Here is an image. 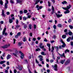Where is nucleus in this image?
Masks as SVG:
<instances>
[{
    "label": "nucleus",
    "mask_w": 73,
    "mask_h": 73,
    "mask_svg": "<svg viewBox=\"0 0 73 73\" xmlns=\"http://www.w3.org/2000/svg\"><path fill=\"white\" fill-rule=\"evenodd\" d=\"M42 43H41L39 45V46L40 48H41V49H43V51H46V49L45 48H44V46H42Z\"/></svg>",
    "instance_id": "nucleus-1"
},
{
    "label": "nucleus",
    "mask_w": 73,
    "mask_h": 73,
    "mask_svg": "<svg viewBox=\"0 0 73 73\" xmlns=\"http://www.w3.org/2000/svg\"><path fill=\"white\" fill-rule=\"evenodd\" d=\"M8 46H10V44H6L5 45L1 46V48H3V49H5L6 48H8Z\"/></svg>",
    "instance_id": "nucleus-2"
},
{
    "label": "nucleus",
    "mask_w": 73,
    "mask_h": 73,
    "mask_svg": "<svg viewBox=\"0 0 73 73\" xmlns=\"http://www.w3.org/2000/svg\"><path fill=\"white\" fill-rule=\"evenodd\" d=\"M6 29H7L6 27H5L2 33L3 35H5V36L8 35V33H5V31H6Z\"/></svg>",
    "instance_id": "nucleus-3"
},
{
    "label": "nucleus",
    "mask_w": 73,
    "mask_h": 73,
    "mask_svg": "<svg viewBox=\"0 0 73 73\" xmlns=\"http://www.w3.org/2000/svg\"><path fill=\"white\" fill-rule=\"evenodd\" d=\"M52 67H53V68H54V70L55 71H57V70H58L57 65V64H55L54 66H52Z\"/></svg>",
    "instance_id": "nucleus-4"
},
{
    "label": "nucleus",
    "mask_w": 73,
    "mask_h": 73,
    "mask_svg": "<svg viewBox=\"0 0 73 73\" xmlns=\"http://www.w3.org/2000/svg\"><path fill=\"white\" fill-rule=\"evenodd\" d=\"M6 1L7 3H5V9H7L8 8V6H7V4H8V0H7Z\"/></svg>",
    "instance_id": "nucleus-5"
},
{
    "label": "nucleus",
    "mask_w": 73,
    "mask_h": 73,
    "mask_svg": "<svg viewBox=\"0 0 73 73\" xmlns=\"http://www.w3.org/2000/svg\"><path fill=\"white\" fill-rule=\"evenodd\" d=\"M38 57L39 58V60L40 61H42L43 60V59H42V55H40L38 56Z\"/></svg>",
    "instance_id": "nucleus-6"
},
{
    "label": "nucleus",
    "mask_w": 73,
    "mask_h": 73,
    "mask_svg": "<svg viewBox=\"0 0 73 73\" xmlns=\"http://www.w3.org/2000/svg\"><path fill=\"white\" fill-rule=\"evenodd\" d=\"M55 15L57 16L58 18H59V17H62V14H58L56 13H55Z\"/></svg>",
    "instance_id": "nucleus-7"
},
{
    "label": "nucleus",
    "mask_w": 73,
    "mask_h": 73,
    "mask_svg": "<svg viewBox=\"0 0 73 73\" xmlns=\"http://www.w3.org/2000/svg\"><path fill=\"white\" fill-rule=\"evenodd\" d=\"M62 43L63 44L62 45V48H64L66 46V44L64 43V42L63 41H62Z\"/></svg>",
    "instance_id": "nucleus-8"
},
{
    "label": "nucleus",
    "mask_w": 73,
    "mask_h": 73,
    "mask_svg": "<svg viewBox=\"0 0 73 73\" xmlns=\"http://www.w3.org/2000/svg\"><path fill=\"white\" fill-rule=\"evenodd\" d=\"M21 27V26L17 25H15V27L14 28V29H18L19 27Z\"/></svg>",
    "instance_id": "nucleus-9"
},
{
    "label": "nucleus",
    "mask_w": 73,
    "mask_h": 73,
    "mask_svg": "<svg viewBox=\"0 0 73 73\" xmlns=\"http://www.w3.org/2000/svg\"><path fill=\"white\" fill-rule=\"evenodd\" d=\"M2 16H3L5 17V14H4V10H2V14H1Z\"/></svg>",
    "instance_id": "nucleus-10"
},
{
    "label": "nucleus",
    "mask_w": 73,
    "mask_h": 73,
    "mask_svg": "<svg viewBox=\"0 0 73 73\" xmlns=\"http://www.w3.org/2000/svg\"><path fill=\"white\" fill-rule=\"evenodd\" d=\"M58 54L59 55H60V57H64V58H65V54H64V53H63L62 54H60L59 53H58Z\"/></svg>",
    "instance_id": "nucleus-11"
},
{
    "label": "nucleus",
    "mask_w": 73,
    "mask_h": 73,
    "mask_svg": "<svg viewBox=\"0 0 73 73\" xmlns=\"http://www.w3.org/2000/svg\"><path fill=\"white\" fill-rule=\"evenodd\" d=\"M11 55L10 54H8L7 56V60H9V59L11 58Z\"/></svg>",
    "instance_id": "nucleus-12"
},
{
    "label": "nucleus",
    "mask_w": 73,
    "mask_h": 73,
    "mask_svg": "<svg viewBox=\"0 0 73 73\" xmlns=\"http://www.w3.org/2000/svg\"><path fill=\"white\" fill-rule=\"evenodd\" d=\"M70 63V60H68L65 62V65H68V64H69Z\"/></svg>",
    "instance_id": "nucleus-13"
},
{
    "label": "nucleus",
    "mask_w": 73,
    "mask_h": 73,
    "mask_svg": "<svg viewBox=\"0 0 73 73\" xmlns=\"http://www.w3.org/2000/svg\"><path fill=\"white\" fill-rule=\"evenodd\" d=\"M27 68L28 69L29 72V73H32V72H31V70H30V69H31V67L29 66H27Z\"/></svg>",
    "instance_id": "nucleus-14"
},
{
    "label": "nucleus",
    "mask_w": 73,
    "mask_h": 73,
    "mask_svg": "<svg viewBox=\"0 0 73 73\" xmlns=\"http://www.w3.org/2000/svg\"><path fill=\"white\" fill-rule=\"evenodd\" d=\"M9 23H11L13 22V20L11 19H9Z\"/></svg>",
    "instance_id": "nucleus-15"
},
{
    "label": "nucleus",
    "mask_w": 73,
    "mask_h": 73,
    "mask_svg": "<svg viewBox=\"0 0 73 73\" xmlns=\"http://www.w3.org/2000/svg\"><path fill=\"white\" fill-rule=\"evenodd\" d=\"M47 46L48 47V49H49V51H50V44H48L47 45Z\"/></svg>",
    "instance_id": "nucleus-16"
},
{
    "label": "nucleus",
    "mask_w": 73,
    "mask_h": 73,
    "mask_svg": "<svg viewBox=\"0 0 73 73\" xmlns=\"http://www.w3.org/2000/svg\"><path fill=\"white\" fill-rule=\"evenodd\" d=\"M69 12H70V11H69V10H68L67 9L66 11L64 12V13L65 14H66V13H69Z\"/></svg>",
    "instance_id": "nucleus-17"
},
{
    "label": "nucleus",
    "mask_w": 73,
    "mask_h": 73,
    "mask_svg": "<svg viewBox=\"0 0 73 73\" xmlns=\"http://www.w3.org/2000/svg\"><path fill=\"white\" fill-rule=\"evenodd\" d=\"M40 1V0H36V1L35 3V5H36V4H37Z\"/></svg>",
    "instance_id": "nucleus-18"
},
{
    "label": "nucleus",
    "mask_w": 73,
    "mask_h": 73,
    "mask_svg": "<svg viewBox=\"0 0 73 73\" xmlns=\"http://www.w3.org/2000/svg\"><path fill=\"white\" fill-rule=\"evenodd\" d=\"M18 68L19 70H21L23 67H21V66H18Z\"/></svg>",
    "instance_id": "nucleus-19"
},
{
    "label": "nucleus",
    "mask_w": 73,
    "mask_h": 73,
    "mask_svg": "<svg viewBox=\"0 0 73 73\" xmlns=\"http://www.w3.org/2000/svg\"><path fill=\"white\" fill-rule=\"evenodd\" d=\"M65 61V60H62L61 61V63L62 64H63L64 63Z\"/></svg>",
    "instance_id": "nucleus-20"
},
{
    "label": "nucleus",
    "mask_w": 73,
    "mask_h": 73,
    "mask_svg": "<svg viewBox=\"0 0 73 73\" xmlns=\"http://www.w3.org/2000/svg\"><path fill=\"white\" fill-rule=\"evenodd\" d=\"M70 38H71V37H69L67 39V42H70Z\"/></svg>",
    "instance_id": "nucleus-21"
},
{
    "label": "nucleus",
    "mask_w": 73,
    "mask_h": 73,
    "mask_svg": "<svg viewBox=\"0 0 73 73\" xmlns=\"http://www.w3.org/2000/svg\"><path fill=\"white\" fill-rule=\"evenodd\" d=\"M5 60L1 61L0 62V64H4V63H5Z\"/></svg>",
    "instance_id": "nucleus-22"
},
{
    "label": "nucleus",
    "mask_w": 73,
    "mask_h": 73,
    "mask_svg": "<svg viewBox=\"0 0 73 73\" xmlns=\"http://www.w3.org/2000/svg\"><path fill=\"white\" fill-rule=\"evenodd\" d=\"M66 37V35H64L62 36V38H65Z\"/></svg>",
    "instance_id": "nucleus-23"
},
{
    "label": "nucleus",
    "mask_w": 73,
    "mask_h": 73,
    "mask_svg": "<svg viewBox=\"0 0 73 73\" xmlns=\"http://www.w3.org/2000/svg\"><path fill=\"white\" fill-rule=\"evenodd\" d=\"M70 7H71V5H69V6H67V7H66V9H70Z\"/></svg>",
    "instance_id": "nucleus-24"
},
{
    "label": "nucleus",
    "mask_w": 73,
    "mask_h": 73,
    "mask_svg": "<svg viewBox=\"0 0 73 73\" xmlns=\"http://www.w3.org/2000/svg\"><path fill=\"white\" fill-rule=\"evenodd\" d=\"M73 34V33H72V32L71 31H70L68 32V35L69 36H72V35Z\"/></svg>",
    "instance_id": "nucleus-25"
},
{
    "label": "nucleus",
    "mask_w": 73,
    "mask_h": 73,
    "mask_svg": "<svg viewBox=\"0 0 73 73\" xmlns=\"http://www.w3.org/2000/svg\"><path fill=\"white\" fill-rule=\"evenodd\" d=\"M62 4H67V2H66V1H64L63 2H62Z\"/></svg>",
    "instance_id": "nucleus-26"
},
{
    "label": "nucleus",
    "mask_w": 73,
    "mask_h": 73,
    "mask_svg": "<svg viewBox=\"0 0 73 73\" xmlns=\"http://www.w3.org/2000/svg\"><path fill=\"white\" fill-rule=\"evenodd\" d=\"M24 54H23L22 55H21V59H23L24 58Z\"/></svg>",
    "instance_id": "nucleus-27"
},
{
    "label": "nucleus",
    "mask_w": 73,
    "mask_h": 73,
    "mask_svg": "<svg viewBox=\"0 0 73 73\" xmlns=\"http://www.w3.org/2000/svg\"><path fill=\"white\" fill-rule=\"evenodd\" d=\"M27 41V38L25 37L23 38V41L24 42H25Z\"/></svg>",
    "instance_id": "nucleus-28"
},
{
    "label": "nucleus",
    "mask_w": 73,
    "mask_h": 73,
    "mask_svg": "<svg viewBox=\"0 0 73 73\" xmlns=\"http://www.w3.org/2000/svg\"><path fill=\"white\" fill-rule=\"evenodd\" d=\"M0 4L1 5H3V1L0 0Z\"/></svg>",
    "instance_id": "nucleus-29"
},
{
    "label": "nucleus",
    "mask_w": 73,
    "mask_h": 73,
    "mask_svg": "<svg viewBox=\"0 0 73 73\" xmlns=\"http://www.w3.org/2000/svg\"><path fill=\"white\" fill-rule=\"evenodd\" d=\"M52 50H51V52H52V53H53L54 50V47L53 46H52Z\"/></svg>",
    "instance_id": "nucleus-30"
},
{
    "label": "nucleus",
    "mask_w": 73,
    "mask_h": 73,
    "mask_svg": "<svg viewBox=\"0 0 73 73\" xmlns=\"http://www.w3.org/2000/svg\"><path fill=\"white\" fill-rule=\"evenodd\" d=\"M41 54L42 55H44V56H45L46 55V54H45V52H41Z\"/></svg>",
    "instance_id": "nucleus-31"
},
{
    "label": "nucleus",
    "mask_w": 73,
    "mask_h": 73,
    "mask_svg": "<svg viewBox=\"0 0 73 73\" xmlns=\"http://www.w3.org/2000/svg\"><path fill=\"white\" fill-rule=\"evenodd\" d=\"M67 52H69V50L68 49L66 50L65 51V54Z\"/></svg>",
    "instance_id": "nucleus-32"
},
{
    "label": "nucleus",
    "mask_w": 73,
    "mask_h": 73,
    "mask_svg": "<svg viewBox=\"0 0 73 73\" xmlns=\"http://www.w3.org/2000/svg\"><path fill=\"white\" fill-rule=\"evenodd\" d=\"M55 48L56 50V51L58 53V47L57 46L55 47Z\"/></svg>",
    "instance_id": "nucleus-33"
},
{
    "label": "nucleus",
    "mask_w": 73,
    "mask_h": 73,
    "mask_svg": "<svg viewBox=\"0 0 73 73\" xmlns=\"http://www.w3.org/2000/svg\"><path fill=\"white\" fill-rule=\"evenodd\" d=\"M40 50V48H37V49H36L35 50V51L36 52H38V51H39Z\"/></svg>",
    "instance_id": "nucleus-34"
},
{
    "label": "nucleus",
    "mask_w": 73,
    "mask_h": 73,
    "mask_svg": "<svg viewBox=\"0 0 73 73\" xmlns=\"http://www.w3.org/2000/svg\"><path fill=\"white\" fill-rule=\"evenodd\" d=\"M17 3H21L22 2L20 0H17Z\"/></svg>",
    "instance_id": "nucleus-35"
},
{
    "label": "nucleus",
    "mask_w": 73,
    "mask_h": 73,
    "mask_svg": "<svg viewBox=\"0 0 73 73\" xmlns=\"http://www.w3.org/2000/svg\"><path fill=\"white\" fill-rule=\"evenodd\" d=\"M29 27L30 29H32V25H29Z\"/></svg>",
    "instance_id": "nucleus-36"
},
{
    "label": "nucleus",
    "mask_w": 73,
    "mask_h": 73,
    "mask_svg": "<svg viewBox=\"0 0 73 73\" xmlns=\"http://www.w3.org/2000/svg\"><path fill=\"white\" fill-rule=\"evenodd\" d=\"M58 27L60 28L62 27V25L61 24H58Z\"/></svg>",
    "instance_id": "nucleus-37"
},
{
    "label": "nucleus",
    "mask_w": 73,
    "mask_h": 73,
    "mask_svg": "<svg viewBox=\"0 0 73 73\" xmlns=\"http://www.w3.org/2000/svg\"><path fill=\"white\" fill-rule=\"evenodd\" d=\"M23 28H25V29H26L27 28V25H24Z\"/></svg>",
    "instance_id": "nucleus-38"
},
{
    "label": "nucleus",
    "mask_w": 73,
    "mask_h": 73,
    "mask_svg": "<svg viewBox=\"0 0 73 73\" xmlns=\"http://www.w3.org/2000/svg\"><path fill=\"white\" fill-rule=\"evenodd\" d=\"M28 12V11L27 10H25L24 11V13H27Z\"/></svg>",
    "instance_id": "nucleus-39"
},
{
    "label": "nucleus",
    "mask_w": 73,
    "mask_h": 73,
    "mask_svg": "<svg viewBox=\"0 0 73 73\" xmlns=\"http://www.w3.org/2000/svg\"><path fill=\"white\" fill-rule=\"evenodd\" d=\"M69 28H70V29H73V26H72V25H70L69 26Z\"/></svg>",
    "instance_id": "nucleus-40"
},
{
    "label": "nucleus",
    "mask_w": 73,
    "mask_h": 73,
    "mask_svg": "<svg viewBox=\"0 0 73 73\" xmlns=\"http://www.w3.org/2000/svg\"><path fill=\"white\" fill-rule=\"evenodd\" d=\"M23 20H24V21H25V20H26L27 18L26 17H23Z\"/></svg>",
    "instance_id": "nucleus-41"
},
{
    "label": "nucleus",
    "mask_w": 73,
    "mask_h": 73,
    "mask_svg": "<svg viewBox=\"0 0 73 73\" xmlns=\"http://www.w3.org/2000/svg\"><path fill=\"white\" fill-rule=\"evenodd\" d=\"M20 35H21V33L20 32H19L17 34V35L18 36H19Z\"/></svg>",
    "instance_id": "nucleus-42"
},
{
    "label": "nucleus",
    "mask_w": 73,
    "mask_h": 73,
    "mask_svg": "<svg viewBox=\"0 0 73 73\" xmlns=\"http://www.w3.org/2000/svg\"><path fill=\"white\" fill-rule=\"evenodd\" d=\"M16 24H18L19 23V21L18 20V19H16Z\"/></svg>",
    "instance_id": "nucleus-43"
},
{
    "label": "nucleus",
    "mask_w": 73,
    "mask_h": 73,
    "mask_svg": "<svg viewBox=\"0 0 73 73\" xmlns=\"http://www.w3.org/2000/svg\"><path fill=\"white\" fill-rule=\"evenodd\" d=\"M53 27L54 29H56V25H54L53 26Z\"/></svg>",
    "instance_id": "nucleus-44"
},
{
    "label": "nucleus",
    "mask_w": 73,
    "mask_h": 73,
    "mask_svg": "<svg viewBox=\"0 0 73 73\" xmlns=\"http://www.w3.org/2000/svg\"><path fill=\"white\" fill-rule=\"evenodd\" d=\"M13 54L14 56H15V57H17V54H16V53H13Z\"/></svg>",
    "instance_id": "nucleus-45"
},
{
    "label": "nucleus",
    "mask_w": 73,
    "mask_h": 73,
    "mask_svg": "<svg viewBox=\"0 0 73 73\" xmlns=\"http://www.w3.org/2000/svg\"><path fill=\"white\" fill-rule=\"evenodd\" d=\"M21 44H22L21 43V42H18V45L19 46H21Z\"/></svg>",
    "instance_id": "nucleus-46"
},
{
    "label": "nucleus",
    "mask_w": 73,
    "mask_h": 73,
    "mask_svg": "<svg viewBox=\"0 0 73 73\" xmlns=\"http://www.w3.org/2000/svg\"><path fill=\"white\" fill-rule=\"evenodd\" d=\"M19 37V36L17 35L15 36V38H17Z\"/></svg>",
    "instance_id": "nucleus-47"
},
{
    "label": "nucleus",
    "mask_w": 73,
    "mask_h": 73,
    "mask_svg": "<svg viewBox=\"0 0 73 73\" xmlns=\"http://www.w3.org/2000/svg\"><path fill=\"white\" fill-rule=\"evenodd\" d=\"M19 13H20V14H21H21H23V11H19Z\"/></svg>",
    "instance_id": "nucleus-48"
},
{
    "label": "nucleus",
    "mask_w": 73,
    "mask_h": 73,
    "mask_svg": "<svg viewBox=\"0 0 73 73\" xmlns=\"http://www.w3.org/2000/svg\"><path fill=\"white\" fill-rule=\"evenodd\" d=\"M15 53H16V54H17V55H18V51L17 50H16L15 51Z\"/></svg>",
    "instance_id": "nucleus-49"
},
{
    "label": "nucleus",
    "mask_w": 73,
    "mask_h": 73,
    "mask_svg": "<svg viewBox=\"0 0 73 73\" xmlns=\"http://www.w3.org/2000/svg\"><path fill=\"white\" fill-rule=\"evenodd\" d=\"M13 44H15V42H16V39H13Z\"/></svg>",
    "instance_id": "nucleus-50"
},
{
    "label": "nucleus",
    "mask_w": 73,
    "mask_h": 73,
    "mask_svg": "<svg viewBox=\"0 0 73 73\" xmlns=\"http://www.w3.org/2000/svg\"><path fill=\"white\" fill-rule=\"evenodd\" d=\"M68 23H70L72 22V19H69L68 21Z\"/></svg>",
    "instance_id": "nucleus-51"
},
{
    "label": "nucleus",
    "mask_w": 73,
    "mask_h": 73,
    "mask_svg": "<svg viewBox=\"0 0 73 73\" xmlns=\"http://www.w3.org/2000/svg\"><path fill=\"white\" fill-rule=\"evenodd\" d=\"M44 41H45V42H47L48 40L46 39V38H45L44 39Z\"/></svg>",
    "instance_id": "nucleus-52"
},
{
    "label": "nucleus",
    "mask_w": 73,
    "mask_h": 73,
    "mask_svg": "<svg viewBox=\"0 0 73 73\" xmlns=\"http://www.w3.org/2000/svg\"><path fill=\"white\" fill-rule=\"evenodd\" d=\"M35 61H36V62L37 64H38V63H39V62H38V60H37V59H36L35 60Z\"/></svg>",
    "instance_id": "nucleus-53"
},
{
    "label": "nucleus",
    "mask_w": 73,
    "mask_h": 73,
    "mask_svg": "<svg viewBox=\"0 0 73 73\" xmlns=\"http://www.w3.org/2000/svg\"><path fill=\"white\" fill-rule=\"evenodd\" d=\"M10 2L12 4H13V3H14V2H13V1L12 0H11L10 1Z\"/></svg>",
    "instance_id": "nucleus-54"
},
{
    "label": "nucleus",
    "mask_w": 73,
    "mask_h": 73,
    "mask_svg": "<svg viewBox=\"0 0 73 73\" xmlns=\"http://www.w3.org/2000/svg\"><path fill=\"white\" fill-rule=\"evenodd\" d=\"M14 73H17V70H16V69H15L14 70Z\"/></svg>",
    "instance_id": "nucleus-55"
},
{
    "label": "nucleus",
    "mask_w": 73,
    "mask_h": 73,
    "mask_svg": "<svg viewBox=\"0 0 73 73\" xmlns=\"http://www.w3.org/2000/svg\"><path fill=\"white\" fill-rule=\"evenodd\" d=\"M39 9H42V6H39Z\"/></svg>",
    "instance_id": "nucleus-56"
},
{
    "label": "nucleus",
    "mask_w": 73,
    "mask_h": 73,
    "mask_svg": "<svg viewBox=\"0 0 73 73\" xmlns=\"http://www.w3.org/2000/svg\"><path fill=\"white\" fill-rule=\"evenodd\" d=\"M52 11H54V7L53 6H52Z\"/></svg>",
    "instance_id": "nucleus-57"
},
{
    "label": "nucleus",
    "mask_w": 73,
    "mask_h": 73,
    "mask_svg": "<svg viewBox=\"0 0 73 73\" xmlns=\"http://www.w3.org/2000/svg\"><path fill=\"white\" fill-rule=\"evenodd\" d=\"M47 73H49L50 72V70L49 69L47 70Z\"/></svg>",
    "instance_id": "nucleus-58"
},
{
    "label": "nucleus",
    "mask_w": 73,
    "mask_h": 73,
    "mask_svg": "<svg viewBox=\"0 0 73 73\" xmlns=\"http://www.w3.org/2000/svg\"><path fill=\"white\" fill-rule=\"evenodd\" d=\"M64 32L65 33L67 32H68V30L67 29H65Z\"/></svg>",
    "instance_id": "nucleus-59"
},
{
    "label": "nucleus",
    "mask_w": 73,
    "mask_h": 73,
    "mask_svg": "<svg viewBox=\"0 0 73 73\" xmlns=\"http://www.w3.org/2000/svg\"><path fill=\"white\" fill-rule=\"evenodd\" d=\"M50 62H51V63H52V62H53V61H54V60H51L50 61Z\"/></svg>",
    "instance_id": "nucleus-60"
},
{
    "label": "nucleus",
    "mask_w": 73,
    "mask_h": 73,
    "mask_svg": "<svg viewBox=\"0 0 73 73\" xmlns=\"http://www.w3.org/2000/svg\"><path fill=\"white\" fill-rule=\"evenodd\" d=\"M70 45L71 46H73V42H71Z\"/></svg>",
    "instance_id": "nucleus-61"
},
{
    "label": "nucleus",
    "mask_w": 73,
    "mask_h": 73,
    "mask_svg": "<svg viewBox=\"0 0 73 73\" xmlns=\"http://www.w3.org/2000/svg\"><path fill=\"white\" fill-rule=\"evenodd\" d=\"M48 3L49 7H50V6H51V4H50V3L49 2H48Z\"/></svg>",
    "instance_id": "nucleus-62"
},
{
    "label": "nucleus",
    "mask_w": 73,
    "mask_h": 73,
    "mask_svg": "<svg viewBox=\"0 0 73 73\" xmlns=\"http://www.w3.org/2000/svg\"><path fill=\"white\" fill-rule=\"evenodd\" d=\"M50 42L51 43V44H52V43H53V42H54V41L53 40L52 41H51Z\"/></svg>",
    "instance_id": "nucleus-63"
},
{
    "label": "nucleus",
    "mask_w": 73,
    "mask_h": 73,
    "mask_svg": "<svg viewBox=\"0 0 73 73\" xmlns=\"http://www.w3.org/2000/svg\"><path fill=\"white\" fill-rule=\"evenodd\" d=\"M5 73H8V70H5Z\"/></svg>",
    "instance_id": "nucleus-64"
}]
</instances>
